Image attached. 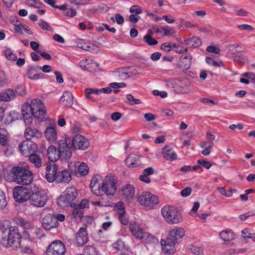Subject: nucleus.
<instances>
[{
	"mask_svg": "<svg viewBox=\"0 0 255 255\" xmlns=\"http://www.w3.org/2000/svg\"><path fill=\"white\" fill-rule=\"evenodd\" d=\"M27 75L31 80H38L42 78L40 74H37L35 69L30 67L28 70Z\"/></svg>",
	"mask_w": 255,
	"mask_h": 255,
	"instance_id": "obj_39",
	"label": "nucleus"
},
{
	"mask_svg": "<svg viewBox=\"0 0 255 255\" xmlns=\"http://www.w3.org/2000/svg\"><path fill=\"white\" fill-rule=\"evenodd\" d=\"M77 43L79 47L87 51H91V48L93 47L92 44L86 43L83 39H79Z\"/></svg>",
	"mask_w": 255,
	"mask_h": 255,
	"instance_id": "obj_41",
	"label": "nucleus"
},
{
	"mask_svg": "<svg viewBox=\"0 0 255 255\" xmlns=\"http://www.w3.org/2000/svg\"><path fill=\"white\" fill-rule=\"evenodd\" d=\"M57 170V166L54 163L47 165L45 178L49 182H52L55 180Z\"/></svg>",
	"mask_w": 255,
	"mask_h": 255,
	"instance_id": "obj_20",
	"label": "nucleus"
},
{
	"mask_svg": "<svg viewBox=\"0 0 255 255\" xmlns=\"http://www.w3.org/2000/svg\"><path fill=\"white\" fill-rule=\"evenodd\" d=\"M7 78L3 71H0V86L4 85L7 81Z\"/></svg>",
	"mask_w": 255,
	"mask_h": 255,
	"instance_id": "obj_60",
	"label": "nucleus"
},
{
	"mask_svg": "<svg viewBox=\"0 0 255 255\" xmlns=\"http://www.w3.org/2000/svg\"><path fill=\"white\" fill-rule=\"evenodd\" d=\"M206 50L209 52L215 54H219L221 51L218 47L213 45L208 46Z\"/></svg>",
	"mask_w": 255,
	"mask_h": 255,
	"instance_id": "obj_58",
	"label": "nucleus"
},
{
	"mask_svg": "<svg viewBox=\"0 0 255 255\" xmlns=\"http://www.w3.org/2000/svg\"><path fill=\"white\" fill-rule=\"evenodd\" d=\"M89 146L88 140L81 135H75L72 138V146L75 149L85 150Z\"/></svg>",
	"mask_w": 255,
	"mask_h": 255,
	"instance_id": "obj_15",
	"label": "nucleus"
},
{
	"mask_svg": "<svg viewBox=\"0 0 255 255\" xmlns=\"http://www.w3.org/2000/svg\"><path fill=\"white\" fill-rule=\"evenodd\" d=\"M126 98L130 105H137L141 103L139 99L134 98L131 94H128Z\"/></svg>",
	"mask_w": 255,
	"mask_h": 255,
	"instance_id": "obj_48",
	"label": "nucleus"
},
{
	"mask_svg": "<svg viewBox=\"0 0 255 255\" xmlns=\"http://www.w3.org/2000/svg\"><path fill=\"white\" fill-rule=\"evenodd\" d=\"M180 41L181 43H183L181 39H180ZM184 43L193 47H198L201 44L200 39L196 37H193L184 40Z\"/></svg>",
	"mask_w": 255,
	"mask_h": 255,
	"instance_id": "obj_29",
	"label": "nucleus"
},
{
	"mask_svg": "<svg viewBox=\"0 0 255 255\" xmlns=\"http://www.w3.org/2000/svg\"><path fill=\"white\" fill-rule=\"evenodd\" d=\"M66 248L64 244L60 240L53 241L47 247L46 255H65Z\"/></svg>",
	"mask_w": 255,
	"mask_h": 255,
	"instance_id": "obj_10",
	"label": "nucleus"
},
{
	"mask_svg": "<svg viewBox=\"0 0 255 255\" xmlns=\"http://www.w3.org/2000/svg\"><path fill=\"white\" fill-rule=\"evenodd\" d=\"M7 132L3 128H0V143L2 146L7 144L8 142Z\"/></svg>",
	"mask_w": 255,
	"mask_h": 255,
	"instance_id": "obj_38",
	"label": "nucleus"
},
{
	"mask_svg": "<svg viewBox=\"0 0 255 255\" xmlns=\"http://www.w3.org/2000/svg\"><path fill=\"white\" fill-rule=\"evenodd\" d=\"M121 192L125 200L128 202H131L135 197V187L132 184H126L122 187Z\"/></svg>",
	"mask_w": 255,
	"mask_h": 255,
	"instance_id": "obj_17",
	"label": "nucleus"
},
{
	"mask_svg": "<svg viewBox=\"0 0 255 255\" xmlns=\"http://www.w3.org/2000/svg\"><path fill=\"white\" fill-rule=\"evenodd\" d=\"M160 244L163 251L167 254H173L176 251V243L167 237L165 240L161 239Z\"/></svg>",
	"mask_w": 255,
	"mask_h": 255,
	"instance_id": "obj_18",
	"label": "nucleus"
},
{
	"mask_svg": "<svg viewBox=\"0 0 255 255\" xmlns=\"http://www.w3.org/2000/svg\"><path fill=\"white\" fill-rule=\"evenodd\" d=\"M244 77L247 78L250 82L255 83V75L252 73H245L243 74Z\"/></svg>",
	"mask_w": 255,
	"mask_h": 255,
	"instance_id": "obj_63",
	"label": "nucleus"
},
{
	"mask_svg": "<svg viewBox=\"0 0 255 255\" xmlns=\"http://www.w3.org/2000/svg\"><path fill=\"white\" fill-rule=\"evenodd\" d=\"M85 253L87 255H101L98 251L91 246H87L85 249Z\"/></svg>",
	"mask_w": 255,
	"mask_h": 255,
	"instance_id": "obj_44",
	"label": "nucleus"
},
{
	"mask_svg": "<svg viewBox=\"0 0 255 255\" xmlns=\"http://www.w3.org/2000/svg\"><path fill=\"white\" fill-rule=\"evenodd\" d=\"M162 154L163 156L167 160L172 161L177 159L176 153L169 146H166L163 148Z\"/></svg>",
	"mask_w": 255,
	"mask_h": 255,
	"instance_id": "obj_26",
	"label": "nucleus"
},
{
	"mask_svg": "<svg viewBox=\"0 0 255 255\" xmlns=\"http://www.w3.org/2000/svg\"><path fill=\"white\" fill-rule=\"evenodd\" d=\"M187 250L191 253L195 255H203L204 254V248L201 246H195L190 244L188 246Z\"/></svg>",
	"mask_w": 255,
	"mask_h": 255,
	"instance_id": "obj_32",
	"label": "nucleus"
},
{
	"mask_svg": "<svg viewBox=\"0 0 255 255\" xmlns=\"http://www.w3.org/2000/svg\"><path fill=\"white\" fill-rule=\"evenodd\" d=\"M72 215L74 218L81 219L83 216V212L81 209L77 207L73 210Z\"/></svg>",
	"mask_w": 255,
	"mask_h": 255,
	"instance_id": "obj_46",
	"label": "nucleus"
},
{
	"mask_svg": "<svg viewBox=\"0 0 255 255\" xmlns=\"http://www.w3.org/2000/svg\"><path fill=\"white\" fill-rule=\"evenodd\" d=\"M160 48L161 49L165 52H169L172 49V43L170 42L164 43L161 45Z\"/></svg>",
	"mask_w": 255,
	"mask_h": 255,
	"instance_id": "obj_54",
	"label": "nucleus"
},
{
	"mask_svg": "<svg viewBox=\"0 0 255 255\" xmlns=\"http://www.w3.org/2000/svg\"><path fill=\"white\" fill-rule=\"evenodd\" d=\"M138 201L141 205L150 209L159 203L158 197L147 191L143 192L138 197Z\"/></svg>",
	"mask_w": 255,
	"mask_h": 255,
	"instance_id": "obj_9",
	"label": "nucleus"
},
{
	"mask_svg": "<svg viewBox=\"0 0 255 255\" xmlns=\"http://www.w3.org/2000/svg\"><path fill=\"white\" fill-rule=\"evenodd\" d=\"M57 177L59 180L61 182L68 183L71 180V176L69 171L67 170H64L59 173Z\"/></svg>",
	"mask_w": 255,
	"mask_h": 255,
	"instance_id": "obj_33",
	"label": "nucleus"
},
{
	"mask_svg": "<svg viewBox=\"0 0 255 255\" xmlns=\"http://www.w3.org/2000/svg\"><path fill=\"white\" fill-rule=\"evenodd\" d=\"M38 24L41 28L44 30L50 31L52 29L51 27L46 21L43 20H40Z\"/></svg>",
	"mask_w": 255,
	"mask_h": 255,
	"instance_id": "obj_59",
	"label": "nucleus"
},
{
	"mask_svg": "<svg viewBox=\"0 0 255 255\" xmlns=\"http://www.w3.org/2000/svg\"><path fill=\"white\" fill-rule=\"evenodd\" d=\"M79 28L82 30H84L86 29H91L92 28V25L89 23L80 22L79 24Z\"/></svg>",
	"mask_w": 255,
	"mask_h": 255,
	"instance_id": "obj_64",
	"label": "nucleus"
},
{
	"mask_svg": "<svg viewBox=\"0 0 255 255\" xmlns=\"http://www.w3.org/2000/svg\"><path fill=\"white\" fill-rule=\"evenodd\" d=\"M25 3L29 6L39 8L42 3L38 0H26Z\"/></svg>",
	"mask_w": 255,
	"mask_h": 255,
	"instance_id": "obj_42",
	"label": "nucleus"
},
{
	"mask_svg": "<svg viewBox=\"0 0 255 255\" xmlns=\"http://www.w3.org/2000/svg\"><path fill=\"white\" fill-rule=\"evenodd\" d=\"M77 196L76 189L73 187H67L57 201L59 206L65 207L71 205Z\"/></svg>",
	"mask_w": 255,
	"mask_h": 255,
	"instance_id": "obj_8",
	"label": "nucleus"
},
{
	"mask_svg": "<svg viewBox=\"0 0 255 255\" xmlns=\"http://www.w3.org/2000/svg\"><path fill=\"white\" fill-rule=\"evenodd\" d=\"M185 235V230L180 227H175L170 230L167 237L177 243L178 240L182 238Z\"/></svg>",
	"mask_w": 255,
	"mask_h": 255,
	"instance_id": "obj_19",
	"label": "nucleus"
},
{
	"mask_svg": "<svg viewBox=\"0 0 255 255\" xmlns=\"http://www.w3.org/2000/svg\"><path fill=\"white\" fill-rule=\"evenodd\" d=\"M126 164L130 167H136L140 164L139 156L135 153H132L126 159Z\"/></svg>",
	"mask_w": 255,
	"mask_h": 255,
	"instance_id": "obj_24",
	"label": "nucleus"
},
{
	"mask_svg": "<svg viewBox=\"0 0 255 255\" xmlns=\"http://www.w3.org/2000/svg\"><path fill=\"white\" fill-rule=\"evenodd\" d=\"M92 192L97 196H113L117 191V181L115 176L109 174L105 177L99 174L92 178L90 185Z\"/></svg>",
	"mask_w": 255,
	"mask_h": 255,
	"instance_id": "obj_1",
	"label": "nucleus"
},
{
	"mask_svg": "<svg viewBox=\"0 0 255 255\" xmlns=\"http://www.w3.org/2000/svg\"><path fill=\"white\" fill-rule=\"evenodd\" d=\"M16 93L19 96H24L26 94V88L24 85L17 86L15 89Z\"/></svg>",
	"mask_w": 255,
	"mask_h": 255,
	"instance_id": "obj_51",
	"label": "nucleus"
},
{
	"mask_svg": "<svg viewBox=\"0 0 255 255\" xmlns=\"http://www.w3.org/2000/svg\"><path fill=\"white\" fill-rule=\"evenodd\" d=\"M57 126L55 123L49 124L47 126L44 131L45 138L50 142H54L58 138Z\"/></svg>",
	"mask_w": 255,
	"mask_h": 255,
	"instance_id": "obj_16",
	"label": "nucleus"
},
{
	"mask_svg": "<svg viewBox=\"0 0 255 255\" xmlns=\"http://www.w3.org/2000/svg\"><path fill=\"white\" fill-rule=\"evenodd\" d=\"M54 215L52 214L45 215L42 220L43 227L46 230H50L52 228L57 227Z\"/></svg>",
	"mask_w": 255,
	"mask_h": 255,
	"instance_id": "obj_22",
	"label": "nucleus"
},
{
	"mask_svg": "<svg viewBox=\"0 0 255 255\" xmlns=\"http://www.w3.org/2000/svg\"><path fill=\"white\" fill-rule=\"evenodd\" d=\"M14 175V180L19 184L28 185L33 180V174L25 163H20L14 167L12 170Z\"/></svg>",
	"mask_w": 255,
	"mask_h": 255,
	"instance_id": "obj_5",
	"label": "nucleus"
},
{
	"mask_svg": "<svg viewBox=\"0 0 255 255\" xmlns=\"http://www.w3.org/2000/svg\"><path fill=\"white\" fill-rule=\"evenodd\" d=\"M198 163L206 169H209L212 166L211 163L206 160L200 159L198 160Z\"/></svg>",
	"mask_w": 255,
	"mask_h": 255,
	"instance_id": "obj_61",
	"label": "nucleus"
},
{
	"mask_svg": "<svg viewBox=\"0 0 255 255\" xmlns=\"http://www.w3.org/2000/svg\"><path fill=\"white\" fill-rule=\"evenodd\" d=\"M41 136V133L39 130L34 127H28L26 128L24 132V137L27 140H29L33 137L38 138Z\"/></svg>",
	"mask_w": 255,
	"mask_h": 255,
	"instance_id": "obj_25",
	"label": "nucleus"
},
{
	"mask_svg": "<svg viewBox=\"0 0 255 255\" xmlns=\"http://www.w3.org/2000/svg\"><path fill=\"white\" fill-rule=\"evenodd\" d=\"M14 30L19 33H22L23 31L26 32L29 35H32L33 32L30 31L29 27L24 24H19L15 25Z\"/></svg>",
	"mask_w": 255,
	"mask_h": 255,
	"instance_id": "obj_37",
	"label": "nucleus"
},
{
	"mask_svg": "<svg viewBox=\"0 0 255 255\" xmlns=\"http://www.w3.org/2000/svg\"><path fill=\"white\" fill-rule=\"evenodd\" d=\"M114 249L118 251H124L126 250L124 242L121 240H118L113 244Z\"/></svg>",
	"mask_w": 255,
	"mask_h": 255,
	"instance_id": "obj_43",
	"label": "nucleus"
},
{
	"mask_svg": "<svg viewBox=\"0 0 255 255\" xmlns=\"http://www.w3.org/2000/svg\"><path fill=\"white\" fill-rule=\"evenodd\" d=\"M76 243L79 246L85 245L88 241V234L85 228H80L76 235Z\"/></svg>",
	"mask_w": 255,
	"mask_h": 255,
	"instance_id": "obj_23",
	"label": "nucleus"
},
{
	"mask_svg": "<svg viewBox=\"0 0 255 255\" xmlns=\"http://www.w3.org/2000/svg\"><path fill=\"white\" fill-rule=\"evenodd\" d=\"M95 63L90 59H83L79 62V66L81 68L85 70H91Z\"/></svg>",
	"mask_w": 255,
	"mask_h": 255,
	"instance_id": "obj_31",
	"label": "nucleus"
},
{
	"mask_svg": "<svg viewBox=\"0 0 255 255\" xmlns=\"http://www.w3.org/2000/svg\"><path fill=\"white\" fill-rule=\"evenodd\" d=\"M21 113L25 123L29 124L32 123V116L42 121L46 115V109L41 100L34 99L30 103H25L22 105Z\"/></svg>",
	"mask_w": 255,
	"mask_h": 255,
	"instance_id": "obj_2",
	"label": "nucleus"
},
{
	"mask_svg": "<svg viewBox=\"0 0 255 255\" xmlns=\"http://www.w3.org/2000/svg\"><path fill=\"white\" fill-rule=\"evenodd\" d=\"M48 200L47 195L36 186L31 188L29 204L33 207L41 208L45 206Z\"/></svg>",
	"mask_w": 255,
	"mask_h": 255,
	"instance_id": "obj_7",
	"label": "nucleus"
},
{
	"mask_svg": "<svg viewBox=\"0 0 255 255\" xmlns=\"http://www.w3.org/2000/svg\"><path fill=\"white\" fill-rule=\"evenodd\" d=\"M237 27L240 30H254V28L252 26L247 24H239L237 25Z\"/></svg>",
	"mask_w": 255,
	"mask_h": 255,
	"instance_id": "obj_53",
	"label": "nucleus"
},
{
	"mask_svg": "<svg viewBox=\"0 0 255 255\" xmlns=\"http://www.w3.org/2000/svg\"><path fill=\"white\" fill-rule=\"evenodd\" d=\"M119 219L122 224L127 225L128 224L129 221L128 216L125 213L118 215Z\"/></svg>",
	"mask_w": 255,
	"mask_h": 255,
	"instance_id": "obj_55",
	"label": "nucleus"
},
{
	"mask_svg": "<svg viewBox=\"0 0 255 255\" xmlns=\"http://www.w3.org/2000/svg\"><path fill=\"white\" fill-rule=\"evenodd\" d=\"M129 230L132 235L138 239L141 240L149 236V234L144 231L143 226L136 222L130 223Z\"/></svg>",
	"mask_w": 255,
	"mask_h": 255,
	"instance_id": "obj_13",
	"label": "nucleus"
},
{
	"mask_svg": "<svg viewBox=\"0 0 255 255\" xmlns=\"http://www.w3.org/2000/svg\"><path fill=\"white\" fill-rule=\"evenodd\" d=\"M144 38L146 42L149 45H154L157 43V41L149 35H145Z\"/></svg>",
	"mask_w": 255,
	"mask_h": 255,
	"instance_id": "obj_57",
	"label": "nucleus"
},
{
	"mask_svg": "<svg viewBox=\"0 0 255 255\" xmlns=\"http://www.w3.org/2000/svg\"><path fill=\"white\" fill-rule=\"evenodd\" d=\"M234 12L236 15L240 16H246L249 14V12L244 9L236 10Z\"/></svg>",
	"mask_w": 255,
	"mask_h": 255,
	"instance_id": "obj_62",
	"label": "nucleus"
},
{
	"mask_svg": "<svg viewBox=\"0 0 255 255\" xmlns=\"http://www.w3.org/2000/svg\"><path fill=\"white\" fill-rule=\"evenodd\" d=\"M220 236L223 240L225 241H231L235 238L234 233L227 230L222 231L220 234Z\"/></svg>",
	"mask_w": 255,
	"mask_h": 255,
	"instance_id": "obj_36",
	"label": "nucleus"
},
{
	"mask_svg": "<svg viewBox=\"0 0 255 255\" xmlns=\"http://www.w3.org/2000/svg\"><path fill=\"white\" fill-rule=\"evenodd\" d=\"M14 221L17 225L26 229H30L33 227V224L31 222L21 217L16 218Z\"/></svg>",
	"mask_w": 255,
	"mask_h": 255,
	"instance_id": "obj_30",
	"label": "nucleus"
},
{
	"mask_svg": "<svg viewBox=\"0 0 255 255\" xmlns=\"http://www.w3.org/2000/svg\"><path fill=\"white\" fill-rule=\"evenodd\" d=\"M31 191L23 186H16L13 189V196L16 202L23 203L28 201Z\"/></svg>",
	"mask_w": 255,
	"mask_h": 255,
	"instance_id": "obj_11",
	"label": "nucleus"
},
{
	"mask_svg": "<svg viewBox=\"0 0 255 255\" xmlns=\"http://www.w3.org/2000/svg\"><path fill=\"white\" fill-rule=\"evenodd\" d=\"M68 168L72 173L77 176H85L89 172V167L84 162H71L68 164Z\"/></svg>",
	"mask_w": 255,
	"mask_h": 255,
	"instance_id": "obj_12",
	"label": "nucleus"
},
{
	"mask_svg": "<svg viewBox=\"0 0 255 255\" xmlns=\"http://www.w3.org/2000/svg\"><path fill=\"white\" fill-rule=\"evenodd\" d=\"M60 104L65 107H71L74 103V96L72 93L64 91L60 98Z\"/></svg>",
	"mask_w": 255,
	"mask_h": 255,
	"instance_id": "obj_21",
	"label": "nucleus"
},
{
	"mask_svg": "<svg viewBox=\"0 0 255 255\" xmlns=\"http://www.w3.org/2000/svg\"><path fill=\"white\" fill-rule=\"evenodd\" d=\"M1 238L0 242L5 247H12L14 249L20 247L21 236L16 226H10L8 229L1 227Z\"/></svg>",
	"mask_w": 255,
	"mask_h": 255,
	"instance_id": "obj_3",
	"label": "nucleus"
},
{
	"mask_svg": "<svg viewBox=\"0 0 255 255\" xmlns=\"http://www.w3.org/2000/svg\"><path fill=\"white\" fill-rule=\"evenodd\" d=\"M115 208L117 210L118 215L125 213V207L124 204L122 202H119L116 204Z\"/></svg>",
	"mask_w": 255,
	"mask_h": 255,
	"instance_id": "obj_49",
	"label": "nucleus"
},
{
	"mask_svg": "<svg viewBox=\"0 0 255 255\" xmlns=\"http://www.w3.org/2000/svg\"><path fill=\"white\" fill-rule=\"evenodd\" d=\"M119 75L122 79H127L136 75V72L133 67L123 68L119 71Z\"/></svg>",
	"mask_w": 255,
	"mask_h": 255,
	"instance_id": "obj_27",
	"label": "nucleus"
},
{
	"mask_svg": "<svg viewBox=\"0 0 255 255\" xmlns=\"http://www.w3.org/2000/svg\"><path fill=\"white\" fill-rule=\"evenodd\" d=\"M15 98L14 91L11 89H8L5 92L0 93V101L8 102L12 101Z\"/></svg>",
	"mask_w": 255,
	"mask_h": 255,
	"instance_id": "obj_28",
	"label": "nucleus"
},
{
	"mask_svg": "<svg viewBox=\"0 0 255 255\" xmlns=\"http://www.w3.org/2000/svg\"><path fill=\"white\" fill-rule=\"evenodd\" d=\"M206 62L211 66L215 67H220L223 65V63L221 61H216L211 57H208L206 58Z\"/></svg>",
	"mask_w": 255,
	"mask_h": 255,
	"instance_id": "obj_45",
	"label": "nucleus"
},
{
	"mask_svg": "<svg viewBox=\"0 0 255 255\" xmlns=\"http://www.w3.org/2000/svg\"><path fill=\"white\" fill-rule=\"evenodd\" d=\"M166 85L169 88H172L175 91V89L177 87L176 81L172 79H170L166 81Z\"/></svg>",
	"mask_w": 255,
	"mask_h": 255,
	"instance_id": "obj_52",
	"label": "nucleus"
},
{
	"mask_svg": "<svg viewBox=\"0 0 255 255\" xmlns=\"http://www.w3.org/2000/svg\"><path fill=\"white\" fill-rule=\"evenodd\" d=\"M4 54L6 59L9 60L15 61L16 60L17 57L16 54L10 48H6L4 50Z\"/></svg>",
	"mask_w": 255,
	"mask_h": 255,
	"instance_id": "obj_40",
	"label": "nucleus"
},
{
	"mask_svg": "<svg viewBox=\"0 0 255 255\" xmlns=\"http://www.w3.org/2000/svg\"><path fill=\"white\" fill-rule=\"evenodd\" d=\"M190 86V82L183 84L181 85L177 86V87L175 89V92L181 94H188L191 91Z\"/></svg>",
	"mask_w": 255,
	"mask_h": 255,
	"instance_id": "obj_34",
	"label": "nucleus"
},
{
	"mask_svg": "<svg viewBox=\"0 0 255 255\" xmlns=\"http://www.w3.org/2000/svg\"><path fill=\"white\" fill-rule=\"evenodd\" d=\"M218 190L222 195L228 197H231L234 191H236V190L235 189L226 190L224 187H219L218 188Z\"/></svg>",
	"mask_w": 255,
	"mask_h": 255,
	"instance_id": "obj_47",
	"label": "nucleus"
},
{
	"mask_svg": "<svg viewBox=\"0 0 255 255\" xmlns=\"http://www.w3.org/2000/svg\"><path fill=\"white\" fill-rule=\"evenodd\" d=\"M111 20L113 22L116 21L119 24H121L124 22V18L123 16L119 13L115 14V16H112Z\"/></svg>",
	"mask_w": 255,
	"mask_h": 255,
	"instance_id": "obj_50",
	"label": "nucleus"
},
{
	"mask_svg": "<svg viewBox=\"0 0 255 255\" xmlns=\"http://www.w3.org/2000/svg\"><path fill=\"white\" fill-rule=\"evenodd\" d=\"M29 160L36 167H40L42 165V160L39 155L31 154L29 156Z\"/></svg>",
	"mask_w": 255,
	"mask_h": 255,
	"instance_id": "obj_35",
	"label": "nucleus"
},
{
	"mask_svg": "<svg viewBox=\"0 0 255 255\" xmlns=\"http://www.w3.org/2000/svg\"><path fill=\"white\" fill-rule=\"evenodd\" d=\"M67 140H59L57 150L54 145L50 146L47 150L49 161L53 162L58 160L60 157L62 159H69L72 156V152L67 144Z\"/></svg>",
	"mask_w": 255,
	"mask_h": 255,
	"instance_id": "obj_4",
	"label": "nucleus"
},
{
	"mask_svg": "<svg viewBox=\"0 0 255 255\" xmlns=\"http://www.w3.org/2000/svg\"><path fill=\"white\" fill-rule=\"evenodd\" d=\"M6 205V197L2 191L0 190V208L5 207Z\"/></svg>",
	"mask_w": 255,
	"mask_h": 255,
	"instance_id": "obj_56",
	"label": "nucleus"
},
{
	"mask_svg": "<svg viewBox=\"0 0 255 255\" xmlns=\"http://www.w3.org/2000/svg\"><path fill=\"white\" fill-rule=\"evenodd\" d=\"M161 214L164 220L170 224H177L183 220L181 214L176 207L166 205L161 209Z\"/></svg>",
	"mask_w": 255,
	"mask_h": 255,
	"instance_id": "obj_6",
	"label": "nucleus"
},
{
	"mask_svg": "<svg viewBox=\"0 0 255 255\" xmlns=\"http://www.w3.org/2000/svg\"><path fill=\"white\" fill-rule=\"evenodd\" d=\"M37 149L36 145L32 141L26 140L19 145V149L24 156H28Z\"/></svg>",
	"mask_w": 255,
	"mask_h": 255,
	"instance_id": "obj_14",
	"label": "nucleus"
}]
</instances>
